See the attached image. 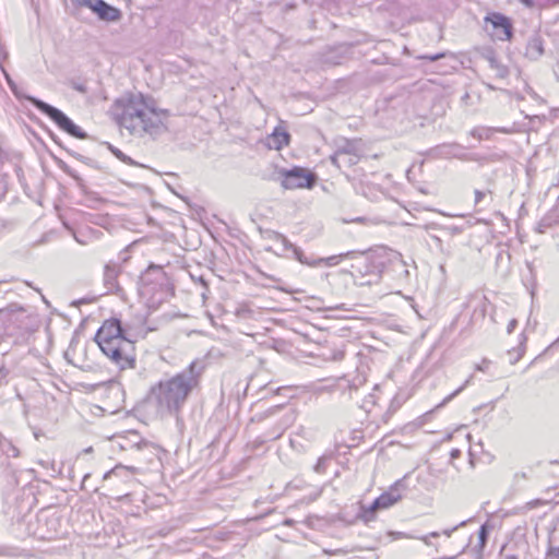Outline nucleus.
I'll list each match as a JSON object with an SVG mask.
<instances>
[{"label": "nucleus", "mask_w": 559, "mask_h": 559, "mask_svg": "<svg viewBox=\"0 0 559 559\" xmlns=\"http://www.w3.org/2000/svg\"><path fill=\"white\" fill-rule=\"evenodd\" d=\"M285 428H286V426L281 427V428L278 429V431H277V433H276V436H275L274 438H278V437H281V436H282V433H283V431L285 430Z\"/></svg>", "instance_id": "nucleus-46"}, {"label": "nucleus", "mask_w": 559, "mask_h": 559, "mask_svg": "<svg viewBox=\"0 0 559 559\" xmlns=\"http://www.w3.org/2000/svg\"><path fill=\"white\" fill-rule=\"evenodd\" d=\"M469 521L471 520L462 521L461 523H459L457 525H455V526H453L451 528H445V530H443L442 534L445 535L447 537H450L453 532H455L460 527L465 526L467 524V522H469Z\"/></svg>", "instance_id": "nucleus-34"}, {"label": "nucleus", "mask_w": 559, "mask_h": 559, "mask_svg": "<svg viewBox=\"0 0 559 559\" xmlns=\"http://www.w3.org/2000/svg\"><path fill=\"white\" fill-rule=\"evenodd\" d=\"M45 523L48 526L47 535H41L43 538H55L57 537V525H59V518L56 515L47 516Z\"/></svg>", "instance_id": "nucleus-23"}, {"label": "nucleus", "mask_w": 559, "mask_h": 559, "mask_svg": "<svg viewBox=\"0 0 559 559\" xmlns=\"http://www.w3.org/2000/svg\"><path fill=\"white\" fill-rule=\"evenodd\" d=\"M369 397H370V400L365 401V405H364V406H367V404H368V403H370V404H372V405H373V404H376V401H374L373 395H372V394H370V396H369Z\"/></svg>", "instance_id": "nucleus-45"}, {"label": "nucleus", "mask_w": 559, "mask_h": 559, "mask_svg": "<svg viewBox=\"0 0 559 559\" xmlns=\"http://www.w3.org/2000/svg\"><path fill=\"white\" fill-rule=\"evenodd\" d=\"M280 175H292V176H295V175H313L312 173L310 171H307L306 169L304 168H299V167H293L290 169H285V170H282L280 173Z\"/></svg>", "instance_id": "nucleus-30"}, {"label": "nucleus", "mask_w": 559, "mask_h": 559, "mask_svg": "<svg viewBox=\"0 0 559 559\" xmlns=\"http://www.w3.org/2000/svg\"><path fill=\"white\" fill-rule=\"evenodd\" d=\"M495 132L509 133L507 128L477 127L471 131V135L477 140H488Z\"/></svg>", "instance_id": "nucleus-20"}, {"label": "nucleus", "mask_w": 559, "mask_h": 559, "mask_svg": "<svg viewBox=\"0 0 559 559\" xmlns=\"http://www.w3.org/2000/svg\"><path fill=\"white\" fill-rule=\"evenodd\" d=\"M521 3H523L527 8H532L534 5L533 0H519Z\"/></svg>", "instance_id": "nucleus-42"}, {"label": "nucleus", "mask_w": 559, "mask_h": 559, "mask_svg": "<svg viewBox=\"0 0 559 559\" xmlns=\"http://www.w3.org/2000/svg\"><path fill=\"white\" fill-rule=\"evenodd\" d=\"M273 238L278 241L283 246L284 251H292L294 254V258L298 260L300 263L306 265H316L320 261L310 260L304 251L296 247L294 243H292L284 235L280 233H273Z\"/></svg>", "instance_id": "nucleus-11"}, {"label": "nucleus", "mask_w": 559, "mask_h": 559, "mask_svg": "<svg viewBox=\"0 0 559 559\" xmlns=\"http://www.w3.org/2000/svg\"><path fill=\"white\" fill-rule=\"evenodd\" d=\"M428 536H429V537H435V538H436V537H439V536H440V534H439L438 532H432V533H430Z\"/></svg>", "instance_id": "nucleus-47"}, {"label": "nucleus", "mask_w": 559, "mask_h": 559, "mask_svg": "<svg viewBox=\"0 0 559 559\" xmlns=\"http://www.w3.org/2000/svg\"><path fill=\"white\" fill-rule=\"evenodd\" d=\"M145 456L152 472L159 473L162 469V460L159 456V450L148 445L142 441V457Z\"/></svg>", "instance_id": "nucleus-15"}, {"label": "nucleus", "mask_w": 559, "mask_h": 559, "mask_svg": "<svg viewBox=\"0 0 559 559\" xmlns=\"http://www.w3.org/2000/svg\"><path fill=\"white\" fill-rule=\"evenodd\" d=\"M344 350L341 348L334 349L330 356H328V359L331 360H342L344 358Z\"/></svg>", "instance_id": "nucleus-36"}, {"label": "nucleus", "mask_w": 559, "mask_h": 559, "mask_svg": "<svg viewBox=\"0 0 559 559\" xmlns=\"http://www.w3.org/2000/svg\"><path fill=\"white\" fill-rule=\"evenodd\" d=\"M359 158V153L333 154L331 156L332 163L341 171H346L350 166L356 165Z\"/></svg>", "instance_id": "nucleus-17"}, {"label": "nucleus", "mask_w": 559, "mask_h": 559, "mask_svg": "<svg viewBox=\"0 0 559 559\" xmlns=\"http://www.w3.org/2000/svg\"><path fill=\"white\" fill-rule=\"evenodd\" d=\"M51 138H52L53 142L59 143L57 138L53 134H51Z\"/></svg>", "instance_id": "nucleus-53"}, {"label": "nucleus", "mask_w": 559, "mask_h": 559, "mask_svg": "<svg viewBox=\"0 0 559 559\" xmlns=\"http://www.w3.org/2000/svg\"><path fill=\"white\" fill-rule=\"evenodd\" d=\"M344 223H358V224H365V225H373L376 222L373 219L364 217V216H357L350 219H344Z\"/></svg>", "instance_id": "nucleus-32"}, {"label": "nucleus", "mask_w": 559, "mask_h": 559, "mask_svg": "<svg viewBox=\"0 0 559 559\" xmlns=\"http://www.w3.org/2000/svg\"><path fill=\"white\" fill-rule=\"evenodd\" d=\"M429 536L428 535H425V536H421L419 539L421 542H424L426 545H430V540H429Z\"/></svg>", "instance_id": "nucleus-44"}, {"label": "nucleus", "mask_w": 559, "mask_h": 559, "mask_svg": "<svg viewBox=\"0 0 559 559\" xmlns=\"http://www.w3.org/2000/svg\"><path fill=\"white\" fill-rule=\"evenodd\" d=\"M7 192V183L3 180V177H0V200L4 197Z\"/></svg>", "instance_id": "nucleus-40"}, {"label": "nucleus", "mask_w": 559, "mask_h": 559, "mask_svg": "<svg viewBox=\"0 0 559 559\" xmlns=\"http://www.w3.org/2000/svg\"><path fill=\"white\" fill-rule=\"evenodd\" d=\"M111 152L115 154V156H117L120 160L124 162V163H130V164H133L134 162L129 157L127 156L126 154H123L120 150L109 145Z\"/></svg>", "instance_id": "nucleus-33"}, {"label": "nucleus", "mask_w": 559, "mask_h": 559, "mask_svg": "<svg viewBox=\"0 0 559 559\" xmlns=\"http://www.w3.org/2000/svg\"><path fill=\"white\" fill-rule=\"evenodd\" d=\"M73 178H74L75 180H78V181L81 179V177H79V176H75V177H73Z\"/></svg>", "instance_id": "nucleus-56"}, {"label": "nucleus", "mask_w": 559, "mask_h": 559, "mask_svg": "<svg viewBox=\"0 0 559 559\" xmlns=\"http://www.w3.org/2000/svg\"><path fill=\"white\" fill-rule=\"evenodd\" d=\"M112 112L120 127L134 131L140 124V98L133 94L118 98Z\"/></svg>", "instance_id": "nucleus-5"}, {"label": "nucleus", "mask_w": 559, "mask_h": 559, "mask_svg": "<svg viewBox=\"0 0 559 559\" xmlns=\"http://www.w3.org/2000/svg\"><path fill=\"white\" fill-rule=\"evenodd\" d=\"M5 79H7V83L10 87V90L12 91V93L14 94V96L17 98V99H26L27 96H29L28 94H24L22 91H20V88L17 87L16 83L10 78L9 74H5Z\"/></svg>", "instance_id": "nucleus-25"}, {"label": "nucleus", "mask_w": 559, "mask_h": 559, "mask_svg": "<svg viewBox=\"0 0 559 559\" xmlns=\"http://www.w3.org/2000/svg\"><path fill=\"white\" fill-rule=\"evenodd\" d=\"M138 245V240H134L132 241V243L124 250L120 253V260L126 263L128 260H129V255H128V252L130 250H132L134 247H136Z\"/></svg>", "instance_id": "nucleus-35"}, {"label": "nucleus", "mask_w": 559, "mask_h": 559, "mask_svg": "<svg viewBox=\"0 0 559 559\" xmlns=\"http://www.w3.org/2000/svg\"><path fill=\"white\" fill-rule=\"evenodd\" d=\"M460 454H461V452L457 449H454V450L451 451V457L452 459L459 457Z\"/></svg>", "instance_id": "nucleus-43"}, {"label": "nucleus", "mask_w": 559, "mask_h": 559, "mask_svg": "<svg viewBox=\"0 0 559 559\" xmlns=\"http://www.w3.org/2000/svg\"><path fill=\"white\" fill-rule=\"evenodd\" d=\"M167 110H157L155 102L142 95V131L153 139L165 133L167 130Z\"/></svg>", "instance_id": "nucleus-7"}, {"label": "nucleus", "mask_w": 559, "mask_h": 559, "mask_svg": "<svg viewBox=\"0 0 559 559\" xmlns=\"http://www.w3.org/2000/svg\"><path fill=\"white\" fill-rule=\"evenodd\" d=\"M118 277V267L114 263H108L105 266L104 271V286L107 289V293H118L120 287L117 282Z\"/></svg>", "instance_id": "nucleus-14"}, {"label": "nucleus", "mask_w": 559, "mask_h": 559, "mask_svg": "<svg viewBox=\"0 0 559 559\" xmlns=\"http://www.w3.org/2000/svg\"><path fill=\"white\" fill-rule=\"evenodd\" d=\"M485 23L492 26V36L499 40H510L512 37V23L506 15L492 12L485 16Z\"/></svg>", "instance_id": "nucleus-9"}, {"label": "nucleus", "mask_w": 559, "mask_h": 559, "mask_svg": "<svg viewBox=\"0 0 559 559\" xmlns=\"http://www.w3.org/2000/svg\"><path fill=\"white\" fill-rule=\"evenodd\" d=\"M284 524L285 525H292L293 524V520H285Z\"/></svg>", "instance_id": "nucleus-51"}, {"label": "nucleus", "mask_w": 559, "mask_h": 559, "mask_svg": "<svg viewBox=\"0 0 559 559\" xmlns=\"http://www.w3.org/2000/svg\"><path fill=\"white\" fill-rule=\"evenodd\" d=\"M516 326H518V320L512 319L507 326L508 333L511 334L516 329Z\"/></svg>", "instance_id": "nucleus-41"}, {"label": "nucleus", "mask_w": 559, "mask_h": 559, "mask_svg": "<svg viewBox=\"0 0 559 559\" xmlns=\"http://www.w3.org/2000/svg\"><path fill=\"white\" fill-rule=\"evenodd\" d=\"M334 154L359 153V142L357 140L337 138L334 140Z\"/></svg>", "instance_id": "nucleus-19"}, {"label": "nucleus", "mask_w": 559, "mask_h": 559, "mask_svg": "<svg viewBox=\"0 0 559 559\" xmlns=\"http://www.w3.org/2000/svg\"><path fill=\"white\" fill-rule=\"evenodd\" d=\"M330 461L331 456L322 455L321 457H319L317 464L314 465V471L319 474L325 473Z\"/></svg>", "instance_id": "nucleus-27"}, {"label": "nucleus", "mask_w": 559, "mask_h": 559, "mask_svg": "<svg viewBox=\"0 0 559 559\" xmlns=\"http://www.w3.org/2000/svg\"><path fill=\"white\" fill-rule=\"evenodd\" d=\"M319 496H320V491H318V492L312 497V499H311V500H316Z\"/></svg>", "instance_id": "nucleus-52"}, {"label": "nucleus", "mask_w": 559, "mask_h": 559, "mask_svg": "<svg viewBox=\"0 0 559 559\" xmlns=\"http://www.w3.org/2000/svg\"><path fill=\"white\" fill-rule=\"evenodd\" d=\"M75 90H78L80 92H85V87L83 85L75 86Z\"/></svg>", "instance_id": "nucleus-48"}, {"label": "nucleus", "mask_w": 559, "mask_h": 559, "mask_svg": "<svg viewBox=\"0 0 559 559\" xmlns=\"http://www.w3.org/2000/svg\"><path fill=\"white\" fill-rule=\"evenodd\" d=\"M156 175H167V176H170V175H176V174L171 173V171H166V173H157Z\"/></svg>", "instance_id": "nucleus-49"}, {"label": "nucleus", "mask_w": 559, "mask_h": 559, "mask_svg": "<svg viewBox=\"0 0 559 559\" xmlns=\"http://www.w3.org/2000/svg\"><path fill=\"white\" fill-rule=\"evenodd\" d=\"M406 486L403 479L397 480L388 491L380 495L372 503L371 511L388 509L402 499Z\"/></svg>", "instance_id": "nucleus-10"}, {"label": "nucleus", "mask_w": 559, "mask_h": 559, "mask_svg": "<svg viewBox=\"0 0 559 559\" xmlns=\"http://www.w3.org/2000/svg\"><path fill=\"white\" fill-rule=\"evenodd\" d=\"M478 539H479V543H478L479 550L481 551L485 548L487 539H488L487 524H484L480 526L479 532H478Z\"/></svg>", "instance_id": "nucleus-28"}, {"label": "nucleus", "mask_w": 559, "mask_h": 559, "mask_svg": "<svg viewBox=\"0 0 559 559\" xmlns=\"http://www.w3.org/2000/svg\"><path fill=\"white\" fill-rule=\"evenodd\" d=\"M7 454L9 456H13V457H16L19 455V450L17 448H15L14 445H12L11 443H9V450L7 451Z\"/></svg>", "instance_id": "nucleus-38"}, {"label": "nucleus", "mask_w": 559, "mask_h": 559, "mask_svg": "<svg viewBox=\"0 0 559 559\" xmlns=\"http://www.w3.org/2000/svg\"><path fill=\"white\" fill-rule=\"evenodd\" d=\"M546 559H559V547L550 548L546 554Z\"/></svg>", "instance_id": "nucleus-37"}, {"label": "nucleus", "mask_w": 559, "mask_h": 559, "mask_svg": "<svg viewBox=\"0 0 559 559\" xmlns=\"http://www.w3.org/2000/svg\"><path fill=\"white\" fill-rule=\"evenodd\" d=\"M461 148L462 147L455 143L444 144L439 147L441 154L452 155V156H457Z\"/></svg>", "instance_id": "nucleus-26"}, {"label": "nucleus", "mask_w": 559, "mask_h": 559, "mask_svg": "<svg viewBox=\"0 0 559 559\" xmlns=\"http://www.w3.org/2000/svg\"><path fill=\"white\" fill-rule=\"evenodd\" d=\"M504 559H519L515 555H508Z\"/></svg>", "instance_id": "nucleus-50"}, {"label": "nucleus", "mask_w": 559, "mask_h": 559, "mask_svg": "<svg viewBox=\"0 0 559 559\" xmlns=\"http://www.w3.org/2000/svg\"><path fill=\"white\" fill-rule=\"evenodd\" d=\"M559 224V206L551 209L536 225L535 230L544 234L547 229Z\"/></svg>", "instance_id": "nucleus-18"}, {"label": "nucleus", "mask_w": 559, "mask_h": 559, "mask_svg": "<svg viewBox=\"0 0 559 559\" xmlns=\"http://www.w3.org/2000/svg\"><path fill=\"white\" fill-rule=\"evenodd\" d=\"M102 352L122 369L136 364L135 341L127 336L118 319L105 321L95 335Z\"/></svg>", "instance_id": "nucleus-2"}, {"label": "nucleus", "mask_w": 559, "mask_h": 559, "mask_svg": "<svg viewBox=\"0 0 559 559\" xmlns=\"http://www.w3.org/2000/svg\"><path fill=\"white\" fill-rule=\"evenodd\" d=\"M413 168H408L406 171V175H409L412 173Z\"/></svg>", "instance_id": "nucleus-55"}, {"label": "nucleus", "mask_w": 559, "mask_h": 559, "mask_svg": "<svg viewBox=\"0 0 559 559\" xmlns=\"http://www.w3.org/2000/svg\"><path fill=\"white\" fill-rule=\"evenodd\" d=\"M472 377H469L459 389H456L453 393L448 395L441 403H439L435 409H439L447 405L452 399H454L457 394H460L471 382Z\"/></svg>", "instance_id": "nucleus-24"}, {"label": "nucleus", "mask_w": 559, "mask_h": 559, "mask_svg": "<svg viewBox=\"0 0 559 559\" xmlns=\"http://www.w3.org/2000/svg\"><path fill=\"white\" fill-rule=\"evenodd\" d=\"M27 102L31 103L40 112L49 117L61 130L67 132L73 138L83 140L87 138V133L78 124L73 122L62 110L59 108L35 97L27 96Z\"/></svg>", "instance_id": "nucleus-4"}, {"label": "nucleus", "mask_w": 559, "mask_h": 559, "mask_svg": "<svg viewBox=\"0 0 559 559\" xmlns=\"http://www.w3.org/2000/svg\"><path fill=\"white\" fill-rule=\"evenodd\" d=\"M486 191L476 190L475 191V203L478 204L486 195Z\"/></svg>", "instance_id": "nucleus-39"}, {"label": "nucleus", "mask_w": 559, "mask_h": 559, "mask_svg": "<svg viewBox=\"0 0 559 559\" xmlns=\"http://www.w3.org/2000/svg\"><path fill=\"white\" fill-rule=\"evenodd\" d=\"M525 343H526V336L524 335V333H522L520 344L515 348L508 352V355L510 358V364L514 365L523 357V355L525 354V348H526Z\"/></svg>", "instance_id": "nucleus-22"}, {"label": "nucleus", "mask_w": 559, "mask_h": 559, "mask_svg": "<svg viewBox=\"0 0 559 559\" xmlns=\"http://www.w3.org/2000/svg\"><path fill=\"white\" fill-rule=\"evenodd\" d=\"M0 320L3 322L4 331L8 334L29 331L33 324L29 308L17 304H10L5 308L0 309Z\"/></svg>", "instance_id": "nucleus-6"}, {"label": "nucleus", "mask_w": 559, "mask_h": 559, "mask_svg": "<svg viewBox=\"0 0 559 559\" xmlns=\"http://www.w3.org/2000/svg\"><path fill=\"white\" fill-rule=\"evenodd\" d=\"M289 133L282 128H275L272 134L265 139V145L270 150H281L289 142Z\"/></svg>", "instance_id": "nucleus-13"}, {"label": "nucleus", "mask_w": 559, "mask_h": 559, "mask_svg": "<svg viewBox=\"0 0 559 559\" xmlns=\"http://www.w3.org/2000/svg\"><path fill=\"white\" fill-rule=\"evenodd\" d=\"M318 177H276L280 185L285 190L293 189H312Z\"/></svg>", "instance_id": "nucleus-12"}, {"label": "nucleus", "mask_w": 559, "mask_h": 559, "mask_svg": "<svg viewBox=\"0 0 559 559\" xmlns=\"http://www.w3.org/2000/svg\"><path fill=\"white\" fill-rule=\"evenodd\" d=\"M147 224H153V219L151 217H147Z\"/></svg>", "instance_id": "nucleus-54"}, {"label": "nucleus", "mask_w": 559, "mask_h": 559, "mask_svg": "<svg viewBox=\"0 0 559 559\" xmlns=\"http://www.w3.org/2000/svg\"><path fill=\"white\" fill-rule=\"evenodd\" d=\"M308 258L310 260L320 261L314 266L321 265L322 263H325L326 265L332 266V265H336L340 261V257H337V255H332L326 259H323V258L316 259L313 257H308Z\"/></svg>", "instance_id": "nucleus-29"}, {"label": "nucleus", "mask_w": 559, "mask_h": 559, "mask_svg": "<svg viewBox=\"0 0 559 559\" xmlns=\"http://www.w3.org/2000/svg\"><path fill=\"white\" fill-rule=\"evenodd\" d=\"M487 60L489 62L490 69L495 71L497 78L506 79L509 75L508 68L502 64L493 55H489Z\"/></svg>", "instance_id": "nucleus-21"}, {"label": "nucleus", "mask_w": 559, "mask_h": 559, "mask_svg": "<svg viewBox=\"0 0 559 559\" xmlns=\"http://www.w3.org/2000/svg\"><path fill=\"white\" fill-rule=\"evenodd\" d=\"M448 56H451L453 57V53L451 52H440V53H436V55H425V56H420L419 59L421 60H429V61H437L441 58H445Z\"/></svg>", "instance_id": "nucleus-31"}, {"label": "nucleus", "mask_w": 559, "mask_h": 559, "mask_svg": "<svg viewBox=\"0 0 559 559\" xmlns=\"http://www.w3.org/2000/svg\"><path fill=\"white\" fill-rule=\"evenodd\" d=\"M544 55V40L538 35L535 34L532 37H530L526 49H525V56L531 60H537Z\"/></svg>", "instance_id": "nucleus-16"}, {"label": "nucleus", "mask_w": 559, "mask_h": 559, "mask_svg": "<svg viewBox=\"0 0 559 559\" xmlns=\"http://www.w3.org/2000/svg\"><path fill=\"white\" fill-rule=\"evenodd\" d=\"M142 297L150 296L146 301L148 308H156L166 300L169 290V281L162 266L151 265L142 274Z\"/></svg>", "instance_id": "nucleus-3"}, {"label": "nucleus", "mask_w": 559, "mask_h": 559, "mask_svg": "<svg viewBox=\"0 0 559 559\" xmlns=\"http://www.w3.org/2000/svg\"><path fill=\"white\" fill-rule=\"evenodd\" d=\"M202 371L203 367L197 361H192L182 372L153 385L142 404L157 415L178 412L198 384Z\"/></svg>", "instance_id": "nucleus-1"}, {"label": "nucleus", "mask_w": 559, "mask_h": 559, "mask_svg": "<svg viewBox=\"0 0 559 559\" xmlns=\"http://www.w3.org/2000/svg\"><path fill=\"white\" fill-rule=\"evenodd\" d=\"M82 8L90 9L100 21L116 22L121 17L120 10L105 0H76L71 3L70 14L79 17Z\"/></svg>", "instance_id": "nucleus-8"}]
</instances>
